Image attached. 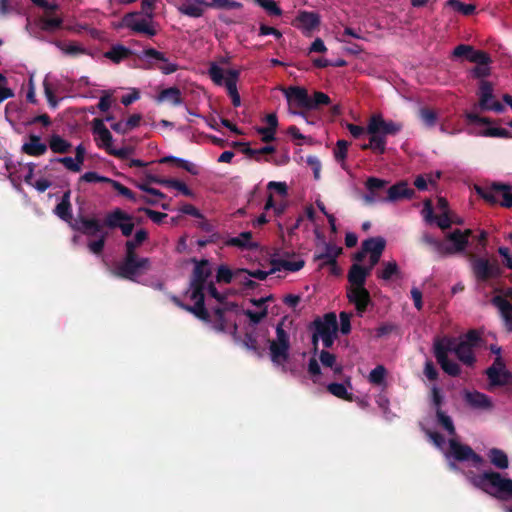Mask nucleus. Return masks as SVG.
<instances>
[{
    "instance_id": "obj_1",
    "label": "nucleus",
    "mask_w": 512,
    "mask_h": 512,
    "mask_svg": "<svg viewBox=\"0 0 512 512\" xmlns=\"http://www.w3.org/2000/svg\"><path fill=\"white\" fill-rule=\"evenodd\" d=\"M468 482L475 488L501 501L512 500V479L500 472L486 470L482 473L465 472Z\"/></svg>"
},
{
    "instance_id": "obj_2",
    "label": "nucleus",
    "mask_w": 512,
    "mask_h": 512,
    "mask_svg": "<svg viewBox=\"0 0 512 512\" xmlns=\"http://www.w3.org/2000/svg\"><path fill=\"white\" fill-rule=\"evenodd\" d=\"M403 128L399 122L385 120L381 114H373L367 123L369 142L360 145L362 150H371L382 155L386 151L387 136L397 135Z\"/></svg>"
},
{
    "instance_id": "obj_3",
    "label": "nucleus",
    "mask_w": 512,
    "mask_h": 512,
    "mask_svg": "<svg viewBox=\"0 0 512 512\" xmlns=\"http://www.w3.org/2000/svg\"><path fill=\"white\" fill-rule=\"evenodd\" d=\"M284 321L282 319L276 326V338L269 341V354L272 363L281 367L282 372H287L286 362L289 360L290 336L284 329Z\"/></svg>"
},
{
    "instance_id": "obj_4",
    "label": "nucleus",
    "mask_w": 512,
    "mask_h": 512,
    "mask_svg": "<svg viewBox=\"0 0 512 512\" xmlns=\"http://www.w3.org/2000/svg\"><path fill=\"white\" fill-rule=\"evenodd\" d=\"M474 190L489 205H501L512 208V188L509 184L492 182L486 185H475Z\"/></svg>"
},
{
    "instance_id": "obj_5",
    "label": "nucleus",
    "mask_w": 512,
    "mask_h": 512,
    "mask_svg": "<svg viewBox=\"0 0 512 512\" xmlns=\"http://www.w3.org/2000/svg\"><path fill=\"white\" fill-rule=\"evenodd\" d=\"M469 262L477 283H487L492 279L500 278L503 274V269L497 259L490 260L486 257L470 254Z\"/></svg>"
},
{
    "instance_id": "obj_6",
    "label": "nucleus",
    "mask_w": 512,
    "mask_h": 512,
    "mask_svg": "<svg viewBox=\"0 0 512 512\" xmlns=\"http://www.w3.org/2000/svg\"><path fill=\"white\" fill-rule=\"evenodd\" d=\"M151 268L149 258L137 254L126 253L123 260L116 266L114 274L122 279L135 281L137 277Z\"/></svg>"
},
{
    "instance_id": "obj_7",
    "label": "nucleus",
    "mask_w": 512,
    "mask_h": 512,
    "mask_svg": "<svg viewBox=\"0 0 512 512\" xmlns=\"http://www.w3.org/2000/svg\"><path fill=\"white\" fill-rule=\"evenodd\" d=\"M311 325L314 328L312 345L314 354H316L319 338L337 334L338 323L336 314L334 312L326 313L322 318H316Z\"/></svg>"
},
{
    "instance_id": "obj_8",
    "label": "nucleus",
    "mask_w": 512,
    "mask_h": 512,
    "mask_svg": "<svg viewBox=\"0 0 512 512\" xmlns=\"http://www.w3.org/2000/svg\"><path fill=\"white\" fill-rule=\"evenodd\" d=\"M448 444L447 458H453L457 462H472L474 466L483 464V457L476 453L469 445L463 444L455 438L449 439Z\"/></svg>"
},
{
    "instance_id": "obj_9",
    "label": "nucleus",
    "mask_w": 512,
    "mask_h": 512,
    "mask_svg": "<svg viewBox=\"0 0 512 512\" xmlns=\"http://www.w3.org/2000/svg\"><path fill=\"white\" fill-rule=\"evenodd\" d=\"M103 225L112 230L120 229L125 237L131 236L134 230L132 216L120 208L108 212L103 219Z\"/></svg>"
},
{
    "instance_id": "obj_10",
    "label": "nucleus",
    "mask_w": 512,
    "mask_h": 512,
    "mask_svg": "<svg viewBox=\"0 0 512 512\" xmlns=\"http://www.w3.org/2000/svg\"><path fill=\"white\" fill-rule=\"evenodd\" d=\"M494 87L490 81L481 80L478 85V105L482 111H494L496 113H502L505 107L502 103L495 99L493 94Z\"/></svg>"
},
{
    "instance_id": "obj_11",
    "label": "nucleus",
    "mask_w": 512,
    "mask_h": 512,
    "mask_svg": "<svg viewBox=\"0 0 512 512\" xmlns=\"http://www.w3.org/2000/svg\"><path fill=\"white\" fill-rule=\"evenodd\" d=\"M191 261L195 266L192 271L190 288L191 291L198 293L205 290L207 280L212 275V268L207 259L197 260L196 258H193Z\"/></svg>"
},
{
    "instance_id": "obj_12",
    "label": "nucleus",
    "mask_w": 512,
    "mask_h": 512,
    "mask_svg": "<svg viewBox=\"0 0 512 512\" xmlns=\"http://www.w3.org/2000/svg\"><path fill=\"white\" fill-rule=\"evenodd\" d=\"M455 57H464L471 63L479 65H489L492 60L488 53L482 50H476L471 45L460 44L454 48Z\"/></svg>"
},
{
    "instance_id": "obj_13",
    "label": "nucleus",
    "mask_w": 512,
    "mask_h": 512,
    "mask_svg": "<svg viewBox=\"0 0 512 512\" xmlns=\"http://www.w3.org/2000/svg\"><path fill=\"white\" fill-rule=\"evenodd\" d=\"M347 298L349 302L355 305L360 315L367 310L371 303L370 293L365 287H350L347 290Z\"/></svg>"
},
{
    "instance_id": "obj_14",
    "label": "nucleus",
    "mask_w": 512,
    "mask_h": 512,
    "mask_svg": "<svg viewBox=\"0 0 512 512\" xmlns=\"http://www.w3.org/2000/svg\"><path fill=\"white\" fill-rule=\"evenodd\" d=\"M285 97L290 105L309 110L310 96L304 87L290 86L284 90Z\"/></svg>"
},
{
    "instance_id": "obj_15",
    "label": "nucleus",
    "mask_w": 512,
    "mask_h": 512,
    "mask_svg": "<svg viewBox=\"0 0 512 512\" xmlns=\"http://www.w3.org/2000/svg\"><path fill=\"white\" fill-rule=\"evenodd\" d=\"M190 299L194 300L195 304L193 306L188 305L187 307H185V311L192 313L195 317L206 323H210L211 317L208 310L205 307L204 291H200L198 293H195V291H191Z\"/></svg>"
},
{
    "instance_id": "obj_16",
    "label": "nucleus",
    "mask_w": 512,
    "mask_h": 512,
    "mask_svg": "<svg viewBox=\"0 0 512 512\" xmlns=\"http://www.w3.org/2000/svg\"><path fill=\"white\" fill-rule=\"evenodd\" d=\"M140 59L151 58L160 62H163L162 65L157 66V68L165 75H169L175 73L179 66L176 63H171L166 58L165 54L156 50L155 48H146L142 51L141 55H139Z\"/></svg>"
},
{
    "instance_id": "obj_17",
    "label": "nucleus",
    "mask_w": 512,
    "mask_h": 512,
    "mask_svg": "<svg viewBox=\"0 0 512 512\" xmlns=\"http://www.w3.org/2000/svg\"><path fill=\"white\" fill-rule=\"evenodd\" d=\"M93 133L98 136L97 145L99 148H103L108 153L112 149L113 137L108 128L104 125V120L101 118H95L92 121Z\"/></svg>"
},
{
    "instance_id": "obj_18",
    "label": "nucleus",
    "mask_w": 512,
    "mask_h": 512,
    "mask_svg": "<svg viewBox=\"0 0 512 512\" xmlns=\"http://www.w3.org/2000/svg\"><path fill=\"white\" fill-rule=\"evenodd\" d=\"M386 240L381 237H371L362 242L364 252L370 253L372 265H377L385 249Z\"/></svg>"
},
{
    "instance_id": "obj_19",
    "label": "nucleus",
    "mask_w": 512,
    "mask_h": 512,
    "mask_svg": "<svg viewBox=\"0 0 512 512\" xmlns=\"http://www.w3.org/2000/svg\"><path fill=\"white\" fill-rule=\"evenodd\" d=\"M422 213L424 214L426 222L432 223L436 221L437 226L442 230L449 229L453 223V220L450 218L448 212H443L440 216H435L433 213L432 202L429 199L424 201V208Z\"/></svg>"
},
{
    "instance_id": "obj_20",
    "label": "nucleus",
    "mask_w": 512,
    "mask_h": 512,
    "mask_svg": "<svg viewBox=\"0 0 512 512\" xmlns=\"http://www.w3.org/2000/svg\"><path fill=\"white\" fill-rule=\"evenodd\" d=\"M124 23L126 27L130 28L136 33L145 34L149 37H153L157 34L156 29L146 19H136L134 14H127L124 17Z\"/></svg>"
},
{
    "instance_id": "obj_21",
    "label": "nucleus",
    "mask_w": 512,
    "mask_h": 512,
    "mask_svg": "<svg viewBox=\"0 0 512 512\" xmlns=\"http://www.w3.org/2000/svg\"><path fill=\"white\" fill-rule=\"evenodd\" d=\"M104 225L100 223L96 218L80 217L72 225L74 230L81 232L88 236H95L101 232Z\"/></svg>"
},
{
    "instance_id": "obj_22",
    "label": "nucleus",
    "mask_w": 512,
    "mask_h": 512,
    "mask_svg": "<svg viewBox=\"0 0 512 512\" xmlns=\"http://www.w3.org/2000/svg\"><path fill=\"white\" fill-rule=\"evenodd\" d=\"M29 141L24 143L21 147V151L32 157H39L47 152V145L41 141V137L36 134H30L28 136Z\"/></svg>"
},
{
    "instance_id": "obj_23",
    "label": "nucleus",
    "mask_w": 512,
    "mask_h": 512,
    "mask_svg": "<svg viewBox=\"0 0 512 512\" xmlns=\"http://www.w3.org/2000/svg\"><path fill=\"white\" fill-rule=\"evenodd\" d=\"M296 21L299 23L298 27L305 34H310L320 25V17L317 13L312 11H301Z\"/></svg>"
},
{
    "instance_id": "obj_24",
    "label": "nucleus",
    "mask_w": 512,
    "mask_h": 512,
    "mask_svg": "<svg viewBox=\"0 0 512 512\" xmlns=\"http://www.w3.org/2000/svg\"><path fill=\"white\" fill-rule=\"evenodd\" d=\"M456 340L457 339L453 337H443L435 339L433 344V353L437 361L444 360V358H447L449 352L454 353Z\"/></svg>"
},
{
    "instance_id": "obj_25",
    "label": "nucleus",
    "mask_w": 512,
    "mask_h": 512,
    "mask_svg": "<svg viewBox=\"0 0 512 512\" xmlns=\"http://www.w3.org/2000/svg\"><path fill=\"white\" fill-rule=\"evenodd\" d=\"M413 195L414 190L409 188L406 182L401 181L388 188L385 200L394 202L400 199H411Z\"/></svg>"
},
{
    "instance_id": "obj_26",
    "label": "nucleus",
    "mask_w": 512,
    "mask_h": 512,
    "mask_svg": "<svg viewBox=\"0 0 512 512\" xmlns=\"http://www.w3.org/2000/svg\"><path fill=\"white\" fill-rule=\"evenodd\" d=\"M447 240L452 242V245L446 244V248L448 251H444V256L452 255L458 252H463L468 245V241L464 237L460 229H456L453 232L449 233L447 235Z\"/></svg>"
},
{
    "instance_id": "obj_27",
    "label": "nucleus",
    "mask_w": 512,
    "mask_h": 512,
    "mask_svg": "<svg viewBox=\"0 0 512 512\" xmlns=\"http://www.w3.org/2000/svg\"><path fill=\"white\" fill-rule=\"evenodd\" d=\"M342 253V248L332 243H325V251L314 256V260H324L321 266L337 268V257Z\"/></svg>"
},
{
    "instance_id": "obj_28",
    "label": "nucleus",
    "mask_w": 512,
    "mask_h": 512,
    "mask_svg": "<svg viewBox=\"0 0 512 512\" xmlns=\"http://www.w3.org/2000/svg\"><path fill=\"white\" fill-rule=\"evenodd\" d=\"M203 7H207L205 0H185L178 6V11L183 15L199 18L204 13Z\"/></svg>"
},
{
    "instance_id": "obj_29",
    "label": "nucleus",
    "mask_w": 512,
    "mask_h": 512,
    "mask_svg": "<svg viewBox=\"0 0 512 512\" xmlns=\"http://www.w3.org/2000/svg\"><path fill=\"white\" fill-rule=\"evenodd\" d=\"M485 374L488 377L490 388L512 383V373L508 370L496 371L494 368H487Z\"/></svg>"
},
{
    "instance_id": "obj_30",
    "label": "nucleus",
    "mask_w": 512,
    "mask_h": 512,
    "mask_svg": "<svg viewBox=\"0 0 512 512\" xmlns=\"http://www.w3.org/2000/svg\"><path fill=\"white\" fill-rule=\"evenodd\" d=\"M369 276V269L358 263L353 264L348 271V281L351 287H365L366 278Z\"/></svg>"
},
{
    "instance_id": "obj_31",
    "label": "nucleus",
    "mask_w": 512,
    "mask_h": 512,
    "mask_svg": "<svg viewBox=\"0 0 512 512\" xmlns=\"http://www.w3.org/2000/svg\"><path fill=\"white\" fill-rule=\"evenodd\" d=\"M237 307L235 303H225L224 307H216L214 309V320L212 322V327L217 332H226L227 330V320L225 318L226 311H232Z\"/></svg>"
},
{
    "instance_id": "obj_32",
    "label": "nucleus",
    "mask_w": 512,
    "mask_h": 512,
    "mask_svg": "<svg viewBox=\"0 0 512 512\" xmlns=\"http://www.w3.org/2000/svg\"><path fill=\"white\" fill-rule=\"evenodd\" d=\"M225 245L248 250L258 247L257 243L252 241V233L250 231H245L240 233L237 237L229 238L225 241Z\"/></svg>"
},
{
    "instance_id": "obj_33",
    "label": "nucleus",
    "mask_w": 512,
    "mask_h": 512,
    "mask_svg": "<svg viewBox=\"0 0 512 512\" xmlns=\"http://www.w3.org/2000/svg\"><path fill=\"white\" fill-rule=\"evenodd\" d=\"M271 272L276 271H290V272H296L302 269L305 265V261L303 259H297V260H286V259H272L271 261Z\"/></svg>"
},
{
    "instance_id": "obj_34",
    "label": "nucleus",
    "mask_w": 512,
    "mask_h": 512,
    "mask_svg": "<svg viewBox=\"0 0 512 512\" xmlns=\"http://www.w3.org/2000/svg\"><path fill=\"white\" fill-rule=\"evenodd\" d=\"M454 354L464 365L468 367H473L476 363V356L474 354L473 349L468 347L466 344L461 343L460 341H456V345L454 348Z\"/></svg>"
},
{
    "instance_id": "obj_35",
    "label": "nucleus",
    "mask_w": 512,
    "mask_h": 512,
    "mask_svg": "<svg viewBox=\"0 0 512 512\" xmlns=\"http://www.w3.org/2000/svg\"><path fill=\"white\" fill-rule=\"evenodd\" d=\"M465 399L474 408L491 409L493 407L491 399L486 394L478 391L467 392Z\"/></svg>"
},
{
    "instance_id": "obj_36",
    "label": "nucleus",
    "mask_w": 512,
    "mask_h": 512,
    "mask_svg": "<svg viewBox=\"0 0 512 512\" xmlns=\"http://www.w3.org/2000/svg\"><path fill=\"white\" fill-rule=\"evenodd\" d=\"M55 214L62 220L70 222L72 220V208L70 203V191L63 194L61 201L55 207Z\"/></svg>"
},
{
    "instance_id": "obj_37",
    "label": "nucleus",
    "mask_w": 512,
    "mask_h": 512,
    "mask_svg": "<svg viewBox=\"0 0 512 512\" xmlns=\"http://www.w3.org/2000/svg\"><path fill=\"white\" fill-rule=\"evenodd\" d=\"M132 54V50L121 44H117L113 45L108 51H106L104 53V57L114 63H120L122 60L130 57Z\"/></svg>"
},
{
    "instance_id": "obj_38",
    "label": "nucleus",
    "mask_w": 512,
    "mask_h": 512,
    "mask_svg": "<svg viewBox=\"0 0 512 512\" xmlns=\"http://www.w3.org/2000/svg\"><path fill=\"white\" fill-rule=\"evenodd\" d=\"M490 463L500 470H505L509 467V459L507 454L499 448H491L487 454Z\"/></svg>"
},
{
    "instance_id": "obj_39",
    "label": "nucleus",
    "mask_w": 512,
    "mask_h": 512,
    "mask_svg": "<svg viewBox=\"0 0 512 512\" xmlns=\"http://www.w3.org/2000/svg\"><path fill=\"white\" fill-rule=\"evenodd\" d=\"M149 238V234L145 229H139L134 234L133 239L125 242V252L131 254H137L136 249L141 246Z\"/></svg>"
},
{
    "instance_id": "obj_40",
    "label": "nucleus",
    "mask_w": 512,
    "mask_h": 512,
    "mask_svg": "<svg viewBox=\"0 0 512 512\" xmlns=\"http://www.w3.org/2000/svg\"><path fill=\"white\" fill-rule=\"evenodd\" d=\"M49 148L53 153L64 154L68 153L72 147V144L62 138L58 134H53L48 140Z\"/></svg>"
},
{
    "instance_id": "obj_41",
    "label": "nucleus",
    "mask_w": 512,
    "mask_h": 512,
    "mask_svg": "<svg viewBox=\"0 0 512 512\" xmlns=\"http://www.w3.org/2000/svg\"><path fill=\"white\" fill-rule=\"evenodd\" d=\"M158 101H169L174 106H179L182 104L183 100L181 97V91L178 87H169L163 89L158 95Z\"/></svg>"
},
{
    "instance_id": "obj_42",
    "label": "nucleus",
    "mask_w": 512,
    "mask_h": 512,
    "mask_svg": "<svg viewBox=\"0 0 512 512\" xmlns=\"http://www.w3.org/2000/svg\"><path fill=\"white\" fill-rule=\"evenodd\" d=\"M349 146L350 143L347 140L340 139L336 142V146L333 150L335 160L340 163L343 169H346V159Z\"/></svg>"
},
{
    "instance_id": "obj_43",
    "label": "nucleus",
    "mask_w": 512,
    "mask_h": 512,
    "mask_svg": "<svg viewBox=\"0 0 512 512\" xmlns=\"http://www.w3.org/2000/svg\"><path fill=\"white\" fill-rule=\"evenodd\" d=\"M160 163H174L192 175H198L199 173L197 167L193 163L175 156H165L160 159Z\"/></svg>"
},
{
    "instance_id": "obj_44",
    "label": "nucleus",
    "mask_w": 512,
    "mask_h": 512,
    "mask_svg": "<svg viewBox=\"0 0 512 512\" xmlns=\"http://www.w3.org/2000/svg\"><path fill=\"white\" fill-rule=\"evenodd\" d=\"M226 74L225 86L228 95L232 98L239 95L237 90V81L239 79L240 72L236 69H229Z\"/></svg>"
},
{
    "instance_id": "obj_45",
    "label": "nucleus",
    "mask_w": 512,
    "mask_h": 512,
    "mask_svg": "<svg viewBox=\"0 0 512 512\" xmlns=\"http://www.w3.org/2000/svg\"><path fill=\"white\" fill-rule=\"evenodd\" d=\"M63 25V19L61 17H49L43 16L39 20V27L41 30L46 32H52L60 29Z\"/></svg>"
},
{
    "instance_id": "obj_46",
    "label": "nucleus",
    "mask_w": 512,
    "mask_h": 512,
    "mask_svg": "<svg viewBox=\"0 0 512 512\" xmlns=\"http://www.w3.org/2000/svg\"><path fill=\"white\" fill-rule=\"evenodd\" d=\"M437 423L443 427L449 435L454 436L456 429L450 416H448L441 408L436 409Z\"/></svg>"
},
{
    "instance_id": "obj_47",
    "label": "nucleus",
    "mask_w": 512,
    "mask_h": 512,
    "mask_svg": "<svg viewBox=\"0 0 512 512\" xmlns=\"http://www.w3.org/2000/svg\"><path fill=\"white\" fill-rule=\"evenodd\" d=\"M418 115L423 124L428 128L434 127L437 123V113L428 107L420 108Z\"/></svg>"
},
{
    "instance_id": "obj_48",
    "label": "nucleus",
    "mask_w": 512,
    "mask_h": 512,
    "mask_svg": "<svg viewBox=\"0 0 512 512\" xmlns=\"http://www.w3.org/2000/svg\"><path fill=\"white\" fill-rule=\"evenodd\" d=\"M327 390L334 396L346 400V401H353V394L348 393L346 387L342 383H330L327 386Z\"/></svg>"
},
{
    "instance_id": "obj_49",
    "label": "nucleus",
    "mask_w": 512,
    "mask_h": 512,
    "mask_svg": "<svg viewBox=\"0 0 512 512\" xmlns=\"http://www.w3.org/2000/svg\"><path fill=\"white\" fill-rule=\"evenodd\" d=\"M421 241L424 244L429 245L430 247H432L433 250L435 252H437L441 256H444V251H448L447 248H446V243H444V242L434 238L429 233H424L422 235V237H421Z\"/></svg>"
},
{
    "instance_id": "obj_50",
    "label": "nucleus",
    "mask_w": 512,
    "mask_h": 512,
    "mask_svg": "<svg viewBox=\"0 0 512 512\" xmlns=\"http://www.w3.org/2000/svg\"><path fill=\"white\" fill-rule=\"evenodd\" d=\"M459 341L466 344L471 349H474L480 346L482 338L479 331L471 329L466 334H464Z\"/></svg>"
},
{
    "instance_id": "obj_51",
    "label": "nucleus",
    "mask_w": 512,
    "mask_h": 512,
    "mask_svg": "<svg viewBox=\"0 0 512 512\" xmlns=\"http://www.w3.org/2000/svg\"><path fill=\"white\" fill-rule=\"evenodd\" d=\"M446 5L465 16L472 15L476 10V6L474 4H465L459 0H448Z\"/></svg>"
},
{
    "instance_id": "obj_52",
    "label": "nucleus",
    "mask_w": 512,
    "mask_h": 512,
    "mask_svg": "<svg viewBox=\"0 0 512 512\" xmlns=\"http://www.w3.org/2000/svg\"><path fill=\"white\" fill-rule=\"evenodd\" d=\"M384 268L379 271L377 276L383 280H390L393 276H398L400 271L396 261H389L383 263Z\"/></svg>"
},
{
    "instance_id": "obj_53",
    "label": "nucleus",
    "mask_w": 512,
    "mask_h": 512,
    "mask_svg": "<svg viewBox=\"0 0 512 512\" xmlns=\"http://www.w3.org/2000/svg\"><path fill=\"white\" fill-rule=\"evenodd\" d=\"M442 370L451 377H457L461 373V368L458 363L450 360L448 357L444 360L437 361Z\"/></svg>"
},
{
    "instance_id": "obj_54",
    "label": "nucleus",
    "mask_w": 512,
    "mask_h": 512,
    "mask_svg": "<svg viewBox=\"0 0 512 512\" xmlns=\"http://www.w3.org/2000/svg\"><path fill=\"white\" fill-rule=\"evenodd\" d=\"M491 302L499 309L502 318L512 314V304L506 298L497 295L492 298Z\"/></svg>"
},
{
    "instance_id": "obj_55",
    "label": "nucleus",
    "mask_w": 512,
    "mask_h": 512,
    "mask_svg": "<svg viewBox=\"0 0 512 512\" xmlns=\"http://www.w3.org/2000/svg\"><path fill=\"white\" fill-rule=\"evenodd\" d=\"M387 370L383 365H377L371 370L368 376V380L371 384L382 385L385 380Z\"/></svg>"
},
{
    "instance_id": "obj_56",
    "label": "nucleus",
    "mask_w": 512,
    "mask_h": 512,
    "mask_svg": "<svg viewBox=\"0 0 512 512\" xmlns=\"http://www.w3.org/2000/svg\"><path fill=\"white\" fill-rule=\"evenodd\" d=\"M330 103L331 99L327 94L321 91H315L313 97H310L309 110H314L320 106L329 105Z\"/></svg>"
},
{
    "instance_id": "obj_57",
    "label": "nucleus",
    "mask_w": 512,
    "mask_h": 512,
    "mask_svg": "<svg viewBox=\"0 0 512 512\" xmlns=\"http://www.w3.org/2000/svg\"><path fill=\"white\" fill-rule=\"evenodd\" d=\"M109 184L120 195L126 197L127 199H129V200H131L133 202H138V196H136V194L131 189L127 188L126 186H124L120 182L111 179Z\"/></svg>"
},
{
    "instance_id": "obj_58",
    "label": "nucleus",
    "mask_w": 512,
    "mask_h": 512,
    "mask_svg": "<svg viewBox=\"0 0 512 512\" xmlns=\"http://www.w3.org/2000/svg\"><path fill=\"white\" fill-rule=\"evenodd\" d=\"M270 16H281L283 11L274 0H259L256 2Z\"/></svg>"
},
{
    "instance_id": "obj_59",
    "label": "nucleus",
    "mask_w": 512,
    "mask_h": 512,
    "mask_svg": "<svg viewBox=\"0 0 512 512\" xmlns=\"http://www.w3.org/2000/svg\"><path fill=\"white\" fill-rule=\"evenodd\" d=\"M242 344L247 350L253 351L256 354H260V347L258 344L257 337L254 333L246 332L244 334Z\"/></svg>"
},
{
    "instance_id": "obj_60",
    "label": "nucleus",
    "mask_w": 512,
    "mask_h": 512,
    "mask_svg": "<svg viewBox=\"0 0 512 512\" xmlns=\"http://www.w3.org/2000/svg\"><path fill=\"white\" fill-rule=\"evenodd\" d=\"M243 314L249 318L250 325L255 326L259 324L268 315L267 307H264L261 311L255 312L250 309L244 310Z\"/></svg>"
},
{
    "instance_id": "obj_61",
    "label": "nucleus",
    "mask_w": 512,
    "mask_h": 512,
    "mask_svg": "<svg viewBox=\"0 0 512 512\" xmlns=\"http://www.w3.org/2000/svg\"><path fill=\"white\" fill-rule=\"evenodd\" d=\"M241 6V3L234 0H211V2H207V7L218 9H239Z\"/></svg>"
},
{
    "instance_id": "obj_62",
    "label": "nucleus",
    "mask_w": 512,
    "mask_h": 512,
    "mask_svg": "<svg viewBox=\"0 0 512 512\" xmlns=\"http://www.w3.org/2000/svg\"><path fill=\"white\" fill-rule=\"evenodd\" d=\"M483 135L486 137H498V138H505V139H511L512 138V132L505 128L501 127H490L483 131Z\"/></svg>"
},
{
    "instance_id": "obj_63",
    "label": "nucleus",
    "mask_w": 512,
    "mask_h": 512,
    "mask_svg": "<svg viewBox=\"0 0 512 512\" xmlns=\"http://www.w3.org/2000/svg\"><path fill=\"white\" fill-rule=\"evenodd\" d=\"M208 74L216 85H222L225 83L226 78H224V71L217 64H211L208 70Z\"/></svg>"
},
{
    "instance_id": "obj_64",
    "label": "nucleus",
    "mask_w": 512,
    "mask_h": 512,
    "mask_svg": "<svg viewBox=\"0 0 512 512\" xmlns=\"http://www.w3.org/2000/svg\"><path fill=\"white\" fill-rule=\"evenodd\" d=\"M233 278V274L231 269L226 265H220L217 269L216 273V281L218 283H225L229 284L231 283Z\"/></svg>"
}]
</instances>
